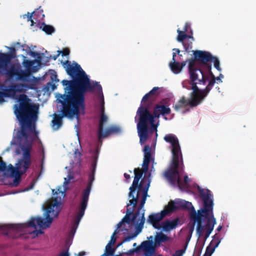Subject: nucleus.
Returning a JSON list of instances; mask_svg holds the SVG:
<instances>
[{
  "label": "nucleus",
  "mask_w": 256,
  "mask_h": 256,
  "mask_svg": "<svg viewBox=\"0 0 256 256\" xmlns=\"http://www.w3.org/2000/svg\"><path fill=\"white\" fill-rule=\"evenodd\" d=\"M25 94L17 98L18 104L14 106V113L20 122V129L16 132L15 139L22 152V157L18 160L16 167L10 166L11 172L8 176L14 178L12 186H16L21 180V176L31 164V149L34 140L38 138V132L36 130V121L38 118V107L30 102Z\"/></svg>",
  "instance_id": "f257e3e1"
},
{
  "label": "nucleus",
  "mask_w": 256,
  "mask_h": 256,
  "mask_svg": "<svg viewBox=\"0 0 256 256\" xmlns=\"http://www.w3.org/2000/svg\"><path fill=\"white\" fill-rule=\"evenodd\" d=\"M158 87H154L143 96L141 104L136 112V114L139 116L137 129L141 144H144L148 140L149 133L152 134L157 131V126L154 124V118H159L160 115H168L171 112V110L168 106L160 104L155 106L153 114L150 112V106L159 94L158 92Z\"/></svg>",
  "instance_id": "f03ea898"
},
{
  "label": "nucleus",
  "mask_w": 256,
  "mask_h": 256,
  "mask_svg": "<svg viewBox=\"0 0 256 256\" xmlns=\"http://www.w3.org/2000/svg\"><path fill=\"white\" fill-rule=\"evenodd\" d=\"M72 80H62L64 94L62 95L74 100L85 103V94L94 92L102 93L100 83L91 80L82 69L80 65H63Z\"/></svg>",
  "instance_id": "7ed1b4c3"
},
{
  "label": "nucleus",
  "mask_w": 256,
  "mask_h": 256,
  "mask_svg": "<svg viewBox=\"0 0 256 256\" xmlns=\"http://www.w3.org/2000/svg\"><path fill=\"white\" fill-rule=\"evenodd\" d=\"M10 51L8 52H0V64H44L48 62L51 60H56L58 58L60 64H71L69 60L70 50L68 48H65L62 50H58L57 54L53 56L50 54L47 51L44 53L30 50L28 54L34 58L33 60H28L27 58L22 54L16 55V50L14 47H8Z\"/></svg>",
  "instance_id": "20e7f679"
},
{
  "label": "nucleus",
  "mask_w": 256,
  "mask_h": 256,
  "mask_svg": "<svg viewBox=\"0 0 256 256\" xmlns=\"http://www.w3.org/2000/svg\"><path fill=\"white\" fill-rule=\"evenodd\" d=\"M60 198H52V202L46 208V218H43L42 217L32 218L26 223L2 226H0V230L4 231L5 234L8 236L15 232L22 231V229L26 228L31 227L36 229V226H38L40 228H46L50 226L53 220V218L50 216V214L56 217L60 213ZM30 234H33L35 237L44 234V232L42 230H35Z\"/></svg>",
  "instance_id": "39448f33"
},
{
  "label": "nucleus",
  "mask_w": 256,
  "mask_h": 256,
  "mask_svg": "<svg viewBox=\"0 0 256 256\" xmlns=\"http://www.w3.org/2000/svg\"><path fill=\"white\" fill-rule=\"evenodd\" d=\"M196 66L188 65L190 82H184L183 87L192 90L193 94H196L204 98L214 86L216 79H220L216 78L211 72L212 65H207L209 70L208 74H204L202 69L198 68Z\"/></svg>",
  "instance_id": "423d86ee"
},
{
  "label": "nucleus",
  "mask_w": 256,
  "mask_h": 256,
  "mask_svg": "<svg viewBox=\"0 0 256 256\" xmlns=\"http://www.w3.org/2000/svg\"><path fill=\"white\" fill-rule=\"evenodd\" d=\"M56 98L58 103L62 104V114H54L52 122L54 130H58L62 126L63 117L72 118L74 116H78L80 110H84L85 109V103L74 100L60 94H56Z\"/></svg>",
  "instance_id": "0eeeda50"
},
{
  "label": "nucleus",
  "mask_w": 256,
  "mask_h": 256,
  "mask_svg": "<svg viewBox=\"0 0 256 256\" xmlns=\"http://www.w3.org/2000/svg\"><path fill=\"white\" fill-rule=\"evenodd\" d=\"M134 178L132 185L130 188V192L128 194V206L134 205L137 206L138 198L140 193L142 196L140 201V208H144L148 196V191L150 185V180L148 178L144 177L138 184L140 179L142 178L144 172V167L142 169L139 168L134 169Z\"/></svg>",
  "instance_id": "6e6552de"
},
{
  "label": "nucleus",
  "mask_w": 256,
  "mask_h": 256,
  "mask_svg": "<svg viewBox=\"0 0 256 256\" xmlns=\"http://www.w3.org/2000/svg\"><path fill=\"white\" fill-rule=\"evenodd\" d=\"M168 143L170 144L172 154V160L170 168L165 172L166 176L172 183L180 179L178 178V168L183 166L182 155L179 141L176 135L172 134H166L164 138Z\"/></svg>",
  "instance_id": "1a4fd4ad"
},
{
  "label": "nucleus",
  "mask_w": 256,
  "mask_h": 256,
  "mask_svg": "<svg viewBox=\"0 0 256 256\" xmlns=\"http://www.w3.org/2000/svg\"><path fill=\"white\" fill-rule=\"evenodd\" d=\"M198 192L200 193V198L203 202V208L198 210L196 212L194 207L190 202L182 200H176L178 209H186L190 210V218L191 220H199L198 226H200V218L202 216V213L206 211L208 208L214 205L213 196L211 192L208 190H204V189L198 187Z\"/></svg>",
  "instance_id": "9d476101"
},
{
  "label": "nucleus",
  "mask_w": 256,
  "mask_h": 256,
  "mask_svg": "<svg viewBox=\"0 0 256 256\" xmlns=\"http://www.w3.org/2000/svg\"><path fill=\"white\" fill-rule=\"evenodd\" d=\"M172 54V61L169 64H196L195 62H198L200 64H220V60L218 57L213 56L210 52L200 50L193 51V58L187 60L183 58L182 54H180L178 48H174Z\"/></svg>",
  "instance_id": "9b49d317"
},
{
  "label": "nucleus",
  "mask_w": 256,
  "mask_h": 256,
  "mask_svg": "<svg viewBox=\"0 0 256 256\" xmlns=\"http://www.w3.org/2000/svg\"><path fill=\"white\" fill-rule=\"evenodd\" d=\"M213 207L214 205H212L206 210V212L202 213L200 220V222L199 227H198L199 220H192L194 223L197 222L196 230L199 238L202 236L204 230H206L204 236V240L208 238L216 224V220L213 214Z\"/></svg>",
  "instance_id": "f8f14e48"
},
{
  "label": "nucleus",
  "mask_w": 256,
  "mask_h": 256,
  "mask_svg": "<svg viewBox=\"0 0 256 256\" xmlns=\"http://www.w3.org/2000/svg\"><path fill=\"white\" fill-rule=\"evenodd\" d=\"M95 171L94 168L92 170L91 173L88 176V182L86 188L82 192V198L80 202V206L78 214L76 215L75 220L74 224L72 226L71 230V233L74 234L77 226L84 214V211L88 205V202L90 194L92 189V182L94 180Z\"/></svg>",
  "instance_id": "ddd939ff"
},
{
  "label": "nucleus",
  "mask_w": 256,
  "mask_h": 256,
  "mask_svg": "<svg viewBox=\"0 0 256 256\" xmlns=\"http://www.w3.org/2000/svg\"><path fill=\"white\" fill-rule=\"evenodd\" d=\"M36 84L34 82L29 84H12L6 86L4 84H0V90L2 92L4 97L14 98L17 92H24L27 90H34Z\"/></svg>",
  "instance_id": "4468645a"
},
{
  "label": "nucleus",
  "mask_w": 256,
  "mask_h": 256,
  "mask_svg": "<svg viewBox=\"0 0 256 256\" xmlns=\"http://www.w3.org/2000/svg\"><path fill=\"white\" fill-rule=\"evenodd\" d=\"M130 206H132V207L130 208L128 206V204L126 205V214L122 220L117 224L116 229V232L124 223L134 224L138 221V218L140 216L144 208H140V204H139L136 210L134 212V210L136 206H134V205H131Z\"/></svg>",
  "instance_id": "2eb2a0df"
},
{
  "label": "nucleus",
  "mask_w": 256,
  "mask_h": 256,
  "mask_svg": "<svg viewBox=\"0 0 256 256\" xmlns=\"http://www.w3.org/2000/svg\"><path fill=\"white\" fill-rule=\"evenodd\" d=\"M204 100L203 98L196 94H193L192 92L190 93V98L189 100H186L184 96H182L173 106V108L176 111H178L188 106H190L192 107L196 106L200 104Z\"/></svg>",
  "instance_id": "dca6fc26"
},
{
  "label": "nucleus",
  "mask_w": 256,
  "mask_h": 256,
  "mask_svg": "<svg viewBox=\"0 0 256 256\" xmlns=\"http://www.w3.org/2000/svg\"><path fill=\"white\" fill-rule=\"evenodd\" d=\"M144 210H142L140 216L138 218V221L134 225L136 226V230L134 233L130 234L124 238L122 242H130L131 240L136 237L144 228V225L146 221L144 218Z\"/></svg>",
  "instance_id": "f3484780"
},
{
  "label": "nucleus",
  "mask_w": 256,
  "mask_h": 256,
  "mask_svg": "<svg viewBox=\"0 0 256 256\" xmlns=\"http://www.w3.org/2000/svg\"><path fill=\"white\" fill-rule=\"evenodd\" d=\"M156 248L153 241L145 240L136 248V250L142 251L144 256H152L156 252Z\"/></svg>",
  "instance_id": "a211bd4d"
},
{
  "label": "nucleus",
  "mask_w": 256,
  "mask_h": 256,
  "mask_svg": "<svg viewBox=\"0 0 256 256\" xmlns=\"http://www.w3.org/2000/svg\"><path fill=\"white\" fill-rule=\"evenodd\" d=\"M18 66L21 65H0V74L9 79L16 76Z\"/></svg>",
  "instance_id": "6ab92c4d"
},
{
  "label": "nucleus",
  "mask_w": 256,
  "mask_h": 256,
  "mask_svg": "<svg viewBox=\"0 0 256 256\" xmlns=\"http://www.w3.org/2000/svg\"><path fill=\"white\" fill-rule=\"evenodd\" d=\"M164 211H161L160 212L154 213L150 214L147 222L151 224L155 228L160 229L162 224H160V221L166 216Z\"/></svg>",
  "instance_id": "aec40b11"
},
{
  "label": "nucleus",
  "mask_w": 256,
  "mask_h": 256,
  "mask_svg": "<svg viewBox=\"0 0 256 256\" xmlns=\"http://www.w3.org/2000/svg\"><path fill=\"white\" fill-rule=\"evenodd\" d=\"M120 132L121 130L120 128L115 126H112L107 128L104 131L103 130L102 132V134L100 136V135H97L98 142L100 144H102V140L104 138H107L108 136L112 134H118L120 133Z\"/></svg>",
  "instance_id": "412c9836"
},
{
  "label": "nucleus",
  "mask_w": 256,
  "mask_h": 256,
  "mask_svg": "<svg viewBox=\"0 0 256 256\" xmlns=\"http://www.w3.org/2000/svg\"><path fill=\"white\" fill-rule=\"evenodd\" d=\"M144 152V158L142 166L144 167V171H148L150 161L154 160V159L152 156L151 148L149 146H145Z\"/></svg>",
  "instance_id": "4be33fe9"
},
{
  "label": "nucleus",
  "mask_w": 256,
  "mask_h": 256,
  "mask_svg": "<svg viewBox=\"0 0 256 256\" xmlns=\"http://www.w3.org/2000/svg\"><path fill=\"white\" fill-rule=\"evenodd\" d=\"M20 66H18V68L16 78L22 82H27V84L32 82L34 84L33 80L30 79V70L28 68H26L25 70H22L20 68Z\"/></svg>",
  "instance_id": "5701e85b"
},
{
  "label": "nucleus",
  "mask_w": 256,
  "mask_h": 256,
  "mask_svg": "<svg viewBox=\"0 0 256 256\" xmlns=\"http://www.w3.org/2000/svg\"><path fill=\"white\" fill-rule=\"evenodd\" d=\"M59 80L57 78L56 72L50 75V82H48L44 86L43 90L45 92H50L56 88L57 86L54 82H58Z\"/></svg>",
  "instance_id": "b1692460"
},
{
  "label": "nucleus",
  "mask_w": 256,
  "mask_h": 256,
  "mask_svg": "<svg viewBox=\"0 0 256 256\" xmlns=\"http://www.w3.org/2000/svg\"><path fill=\"white\" fill-rule=\"evenodd\" d=\"M179 219L175 218L173 220H166L162 223L161 228L165 232H169L175 228L178 225Z\"/></svg>",
  "instance_id": "393cba45"
},
{
  "label": "nucleus",
  "mask_w": 256,
  "mask_h": 256,
  "mask_svg": "<svg viewBox=\"0 0 256 256\" xmlns=\"http://www.w3.org/2000/svg\"><path fill=\"white\" fill-rule=\"evenodd\" d=\"M177 32L178 33V35L177 36V40L179 42H182L183 45L186 51L188 48H191L192 47V42H190V44H188V46H186V44H184V40L186 38H192L194 40V38L192 36L188 35L186 34L185 32H183L180 30V29L177 30Z\"/></svg>",
  "instance_id": "a878e982"
},
{
  "label": "nucleus",
  "mask_w": 256,
  "mask_h": 256,
  "mask_svg": "<svg viewBox=\"0 0 256 256\" xmlns=\"http://www.w3.org/2000/svg\"><path fill=\"white\" fill-rule=\"evenodd\" d=\"M169 239L170 238L162 232H156V234L154 236V244L156 248H158L160 246L162 243L166 242L168 241Z\"/></svg>",
  "instance_id": "bb28decb"
},
{
  "label": "nucleus",
  "mask_w": 256,
  "mask_h": 256,
  "mask_svg": "<svg viewBox=\"0 0 256 256\" xmlns=\"http://www.w3.org/2000/svg\"><path fill=\"white\" fill-rule=\"evenodd\" d=\"M183 166H184V165L182 166H179L178 168H180V170H182ZM178 172H179L178 171ZM166 177L169 180V182H170V183L171 184H172L173 185H175V184H177L178 186V188H180V189H182L183 188H184L185 187L186 185L188 184V182H189L188 177L186 175L184 176V183L181 181L179 175H178V178H179L180 179L176 181L174 183H172V182H171V181L166 176Z\"/></svg>",
  "instance_id": "cd10ccee"
},
{
  "label": "nucleus",
  "mask_w": 256,
  "mask_h": 256,
  "mask_svg": "<svg viewBox=\"0 0 256 256\" xmlns=\"http://www.w3.org/2000/svg\"><path fill=\"white\" fill-rule=\"evenodd\" d=\"M178 209L177 206L176 202L174 200H170L168 202V204L165 206L164 210L162 211H164V214H166V216L171 212L176 211Z\"/></svg>",
  "instance_id": "c85d7f7f"
},
{
  "label": "nucleus",
  "mask_w": 256,
  "mask_h": 256,
  "mask_svg": "<svg viewBox=\"0 0 256 256\" xmlns=\"http://www.w3.org/2000/svg\"><path fill=\"white\" fill-rule=\"evenodd\" d=\"M108 119L107 116L104 114H100L97 135L101 136L102 132L104 130V124L107 122Z\"/></svg>",
  "instance_id": "c756f323"
},
{
  "label": "nucleus",
  "mask_w": 256,
  "mask_h": 256,
  "mask_svg": "<svg viewBox=\"0 0 256 256\" xmlns=\"http://www.w3.org/2000/svg\"><path fill=\"white\" fill-rule=\"evenodd\" d=\"M32 14L34 19H35L36 21L42 20L44 18V11L41 8V6H40L36 10L34 11Z\"/></svg>",
  "instance_id": "7c9ffc66"
},
{
  "label": "nucleus",
  "mask_w": 256,
  "mask_h": 256,
  "mask_svg": "<svg viewBox=\"0 0 256 256\" xmlns=\"http://www.w3.org/2000/svg\"><path fill=\"white\" fill-rule=\"evenodd\" d=\"M40 28L44 32L47 34H52L55 32V28L50 25H48L44 22H42Z\"/></svg>",
  "instance_id": "2f4dec72"
},
{
  "label": "nucleus",
  "mask_w": 256,
  "mask_h": 256,
  "mask_svg": "<svg viewBox=\"0 0 256 256\" xmlns=\"http://www.w3.org/2000/svg\"><path fill=\"white\" fill-rule=\"evenodd\" d=\"M221 242V239L217 234H215L212 237V240L210 242V244L214 248H216Z\"/></svg>",
  "instance_id": "473e14b6"
},
{
  "label": "nucleus",
  "mask_w": 256,
  "mask_h": 256,
  "mask_svg": "<svg viewBox=\"0 0 256 256\" xmlns=\"http://www.w3.org/2000/svg\"><path fill=\"white\" fill-rule=\"evenodd\" d=\"M171 70L174 74H179L185 65H169Z\"/></svg>",
  "instance_id": "72a5a7b5"
},
{
  "label": "nucleus",
  "mask_w": 256,
  "mask_h": 256,
  "mask_svg": "<svg viewBox=\"0 0 256 256\" xmlns=\"http://www.w3.org/2000/svg\"><path fill=\"white\" fill-rule=\"evenodd\" d=\"M110 243L108 242L106 246L104 254L108 256H112L115 251V249L112 248V245H111Z\"/></svg>",
  "instance_id": "f704fd0d"
},
{
  "label": "nucleus",
  "mask_w": 256,
  "mask_h": 256,
  "mask_svg": "<svg viewBox=\"0 0 256 256\" xmlns=\"http://www.w3.org/2000/svg\"><path fill=\"white\" fill-rule=\"evenodd\" d=\"M26 68H28L30 70V75L36 72H37L42 65H22Z\"/></svg>",
  "instance_id": "c9c22d12"
},
{
  "label": "nucleus",
  "mask_w": 256,
  "mask_h": 256,
  "mask_svg": "<svg viewBox=\"0 0 256 256\" xmlns=\"http://www.w3.org/2000/svg\"><path fill=\"white\" fill-rule=\"evenodd\" d=\"M215 249L216 248L210 244L206 248L204 256H211Z\"/></svg>",
  "instance_id": "e433bc0d"
},
{
  "label": "nucleus",
  "mask_w": 256,
  "mask_h": 256,
  "mask_svg": "<svg viewBox=\"0 0 256 256\" xmlns=\"http://www.w3.org/2000/svg\"><path fill=\"white\" fill-rule=\"evenodd\" d=\"M94 93L97 94L98 95L102 96V100H101V108H100V114H104V98L102 92L101 94H99L96 92H94Z\"/></svg>",
  "instance_id": "4c0bfd02"
},
{
  "label": "nucleus",
  "mask_w": 256,
  "mask_h": 256,
  "mask_svg": "<svg viewBox=\"0 0 256 256\" xmlns=\"http://www.w3.org/2000/svg\"><path fill=\"white\" fill-rule=\"evenodd\" d=\"M186 248V245L185 246L184 248L176 250L175 252V254H173V256H182L184 254L185 252Z\"/></svg>",
  "instance_id": "58836bf2"
},
{
  "label": "nucleus",
  "mask_w": 256,
  "mask_h": 256,
  "mask_svg": "<svg viewBox=\"0 0 256 256\" xmlns=\"http://www.w3.org/2000/svg\"><path fill=\"white\" fill-rule=\"evenodd\" d=\"M118 232H116V230H115L113 234H112L111 236L110 240L108 242H111L110 244L113 245L115 242H116V238L114 236L118 234Z\"/></svg>",
  "instance_id": "ea45409f"
},
{
  "label": "nucleus",
  "mask_w": 256,
  "mask_h": 256,
  "mask_svg": "<svg viewBox=\"0 0 256 256\" xmlns=\"http://www.w3.org/2000/svg\"><path fill=\"white\" fill-rule=\"evenodd\" d=\"M189 29L190 30V33L192 34V30H190V24L188 22H186L185 24L184 27V30L182 31L185 32H188Z\"/></svg>",
  "instance_id": "a19ab883"
},
{
  "label": "nucleus",
  "mask_w": 256,
  "mask_h": 256,
  "mask_svg": "<svg viewBox=\"0 0 256 256\" xmlns=\"http://www.w3.org/2000/svg\"><path fill=\"white\" fill-rule=\"evenodd\" d=\"M22 18L24 19L27 18V21L29 22V20H31V18H32V14L30 13L29 12H28L26 14H24L22 15Z\"/></svg>",
  "instance_id": "79ce46f5"
},
{
  "label": "nucleus",
  "mask_w": 256,
  "mask_h": 256,
  "mask_svg": "<svg viewBox=\"0 0 256 256\" xmlns=\"http://www.w3.org/2000/svg\"><path fill=\"white\" fill-rule=\"evenodd\" d=\"M97 152H96L95 156H94V160L92 162V170L94 168V171H96V160L98 158L97 154Z\"/></svg>",
  "instance_id": "37998d69"
},
{
  "label": "nucleus",
  "mask_w": 256,
  "mask_h": 256,
  "mask_svg": "<svg viewBox=\"0 0 256 256\" xmlns=\"http://www.w3.org/2000/svg\"><path fill=\"white\" fill-rule=\"evenodd\" d=\"M216 78H218L220 80H218L217 79H216V83H217V84H219V83H222V78H224V76L222 74H220V76H217Z\"/></svg>",
  "instance_id": "c03bdc74"
},
{
  "label": "nucleus",
  "mask_w": 256,
  "mask_h": 256,
  "mask_svg": "<svg viewBox=\"0 0 256 256\" xmlns=\"http://www.w3.org/2000/svg\"><path fill=\"white\" fill-rule=\"evenodd\" d=\"M4 96L2 92H0V103H2L4 102Z\"/></svg>",
  "instance_id": "a18cd8bd"
},
{
  "label": "nucleus",
  "mask_w": 256,
  "mask_h": 256,
  "mask_svg": "<svg viewBox=\"0 0 256 256\" xmlns=\"http://www.w3.org/2000/svg\"><path fill=\"white\" fill-rule=\"evenodd\" d=\"M74 154H76V156H78L79 158H80L82 155L81 153L78 152V149L76 150L74 152Z\"/></svg>",
  "instance_id": "49530a36"
},
{
  "label": "nucleus",
  "mask_w": 256,
  "mask_h": 256,
  "mask_svg": "<svg viewBox=\"0 0 256 256\" xmlns=\"http://www.w3.org/2000/svg\"><path fill=\"white\" fill-rule=\"evenodd\" d=\"M69 256V254L68 253V252H62L61 254H60L59 255V256Z\"/></svg>",
  "instance_id": "de8ad7c7"
},
{
  "label": "nucleus",
  "mask_w": 256,
  "mask_h": 256,
  "mask_svg": "<svg viewBox=\"0 0 256 256\" xmlns=\"http://www.w3.org/2000/svg\"><path fill=\"white\" fill-rule=\"evenodd\" d=\"M124 177L125 178L126 180H129L130 178V175L126 173L124 174Z\"/></svg>",
  "instance_id": "09e8293b"
},
{
  "label": "nucleus",
  "mask_w": 256,
  "mask_h": 256,
  "mask_svg": "<svg viewBox=\"0 0 256 256\" xmlns=\"http://www.w3.org/2000/svg\"><path fill=\"white\" fill-rule=\"evenodd\" d=\"M86 254V252H78V256H84Z\"/></svg>",
  "instance_id": "8fccbe9b"
},
{
  "label": "nucleus",
  "mask_w": 256,
  "mask_h": 256,
  "mask_svg": "<svg viewBox=\"0 0 256 256\" xmlns=\"http://www.w3.org/2000/svg\"><path fill=\"white\" fill-rule=\"evenodd\" d=\"M29 22H30V26H34V24L35 22H34V20L32 19V18H31L30 20H29Z\"/></svg>",
  "instance_id": "3c124183"
},
{
  "label": "nucleus",
  "mask_w": 256,
  "mask_h": 256,
  "mask_svg": "<svg viewBox=\"0 0 256 256\" xmlns=\"http://www.w3.org/2000/svg\"><path fill=\"white\" fill-rule=\"evenodd\" d=\"M216 68L218 70H220V65H214Z\"/></svg>",
  "instance_id": "603ef678"
},
{
  "label": "nucleus",
  "mask_w": 256,
  "mask_h": 256,
  "mask_svg": "<svg viewBox=\"0 0 256 256\" xmlns=\"http://www.w3.org/2000/svg\"><path fill=\"white\" fill-rule=\"evenodd\" d=\"M70 178L68 180H66V178H64L65 182H64V183L65 184H68V182H69V180H70Z\"/></svg>",
  "instance_id": "864d4df0"
},
{
  "label": "nucleus",
  "mask_w": 256,
  "mask_h": 256,
  "mask_svg": "<svg viewBox=\"0 0 256 256\" xmlns=\"http://www.w3.org/2000/svg\"><path fill=\"white\" fill-rule=\"evenodd\" d=\"M222 226H220L216 229L218 232H219L222 230Z\"/></svg>",
  "instance_id": "5fc2aeb1"
},
{
  "label": "nucleus",
  "mask_w": 256,
  "mask_h": 256,
  "mask_svg": "<svg viewBox=\"0 0 256 256\" xmlns=\"http://www.w3.org/2000/svg\"><path fill=\"white\" fill-rule=\"evenodd\" d=\"M148 240H152V241H153L152 240V239H153V236H150V237H148Z\"/></svg>",
  "instance_id": "6e6d98bb"
},
{
  "label": "nucleus",
  "mask_w": 256,
  "mask_h": 256,
  "mask_svg": "<svg viewBox=\"0 0 256 256\" xmlns=\"http://www.w3.org/2000/svg\"><path fill=\"white\" fill-rule=\"evenodd\" d=\"M72 64H78L77 62H76L74 61Z\"/></svg>",
  "instance_id": "4d7b16f0"
},
{
  "label": "nucleus",
  "mask_w": 256,
  "mask_h": 256,
  "mask_svg": "<svg viewBox=\"0 0 256 256\" xmlns=\"http://www.w3.org/2000/svg\"><path fill=\"white\" fill-rule=\"evenodd\" d=\"M100 256H108L106 254H105L104 253V254H102V255H101Z\"/></svg>",
  "instance_id": "13d9d810"
},
{
  "label": "nucleus",
  "mask_w": 256,
  "mask_h": 256,
  "mask_svg": "<svg viewBox=\"0 0 256 256\" xmlns=\"http://www.w3.org/2000/svg\"><path fill=\"white\" fill-rule=\"evenodd\" d=\"M136 246V243L134 244H133L134 246Z\"/></svg>",
  "instance_id": "bf43d9fd"
},
{
  "label": "nucleus",
  "mask_w": 256,
  "mask_h": 256,
  "mask_svg": "<svg viewBox=\"0 0 256 256\" xmlns=\"http://www.w3.org/2000/svg\"><path fill=\"white\" fill-rule=\"evenodd\" d=\"M58 194V192H56L54 193V194Z\"/></svg>",
  "instance_id": "052dcab7"
},
{
  "label": "nucleus",
  "mask_w": 256,
  "mask_h": 256,
  "mask_svg": "<svg viewBox=\"0 0 256 256\" xmlns=\"http://www.w3.org/2000/svg\"><path fill=\"white\" fill-rule=\"evenodd\" d=\"M122 256L120 254V255H115V256Z\"/></svg>",
  "instance_id": "680f3d73"
},
{
  "label": "nucleus",
  "mask_w": 256,
  "mask_h": 256,
  "mask_svg": "<svg viewBox=\"0 0 256 256\" xmlns=\"http://www.w3.org/2000/svg\"><path fill=\"white\" fill-rule=\"evenodd\" d=\"M129 172H130V173H132V170H129Z\"/></svg>",
  "instance_id": "e2e57ef3"
},
{
  "label": "nucleus",
  "mask_w": 256,
  "mask_h": 256,
  "mask_svg": "<svg viewBox=\"0 0 256 256\" xmlns=\"http://www.w3.org/2000/svg\"><path fill=\"white\" fill-rule=\"evenodd\" d=\"M0 84H1L0 83Z\"/></svg>",
  "instance_id": "0e129e2a"
},
{
  "label": "nucleus",
  "mask_w": 256,
  "mask_h": 256,
  "mask_svg": "<svg viewBox=\"0 0 256 256\" xmlns=\"http://www.w3.org/2000/svg\"><path fill=\"white\" fill-rule=\"evenodd\" d=\"M172 256H174L173 255Z\"/></svg>",
  "instance_id": "69168bd1"
}]
</instances>
